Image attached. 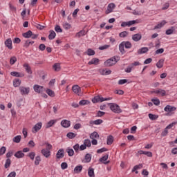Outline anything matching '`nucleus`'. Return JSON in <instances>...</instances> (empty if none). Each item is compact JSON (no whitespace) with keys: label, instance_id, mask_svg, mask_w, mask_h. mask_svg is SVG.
I'll list each match as a JSON object with an SVG mask.
<instances>
[{"label":"nucleus","instance_id":"1","mask_svg":"<svg viewBox=\"0 0 177 177\" xmlns=\"http://www.w3.org/2000/svg\"><path fill=\"white\" fill-rule=\"evenodd\" d=\"M120 61V57H113L111 59H107L104 62L105 67H111L114 64H117V62Z\"/></svg>","mask_w":177,"mask_h":177},{"label":"nucleus","instance_id":"2","mask_svg":"<svg viewBox=\"0 0 177 177\" xmlns=\"http://www.w3.org/2000/svg\"><path fill=\"white\" fill-rule=\"evenodd\" d=\"M109 106H110V109L113 113H116V114H120V113H122V110H121V108H120V106H118V104L114 103H109Z\"/></svg>","mask_w":177,"mask_h":177},{"label":"nucleus","instance_id":"3","mask_svg":"<svg viewBox=\"0 0 177 177\" xmlns=\"http://www.w3.org/2000/svg\"><path fill=\"white\" fill-rule=\"evenodd\" d=\"M33 89L37 93H42L45 91V87L38 84H35L33 86Z\"/></svg>","mask_w":177,"mask_h":177},{"label":"nucleus","instance_id":"4","mask_svg":"<svg viewBox=\"0 0 177 177\" xmlns=\"http://www.w3.org/2000/svg\"><path fill=\"white\" fill-rule=\"evenodd\" d=\"M19 91L22 95H28L30 93V87L20 86Z\"/></svg>","mask_w":177,"mask_h":177},{"label":"nucleus","instance_id":"5","mask_svg":"<svg viewBox=\"0 0 177 177\" xmlns=\"http://www.w3.org/2000/svg\"><path fill=\"white\" fill-rule=\"evenodd\" d=\"M42 128V123L41 122H39L37 123L35 127L32 128V132L33 133H37V132H38V131H39V129H41Z\"/></svg>","mask_w":177,"mask_h":177},{"label":"nucleus","instance_id":"6","mask_svg":"<svg viewBox=\"0 0 177 177\" xmlns=\"http://www.w3.org/2000/svg\"><path fill=\"white\" fill-rule=\"evenodd\" d=\"M72 91L76 95H81V87H80V86H78V85L73 86Z\"/></svg>","mask_w":177,"mask_h":177},{"label":"nucleus","instance_id":"7","mask_svg":"<svg viewBox=\"0 0 177 177\" xmlns=\"http://www.w3.org/2000/svg\"><path fill=\"white\" fill-rule=\"evenodd\" d=\"M152 93H156V95H160V96L164 97L165 95H167V91H165V90L159 88L156 91H152Z\"/></svg>","mask_w":177,"mask_h":177},{"label":"nucleus","instance_id":"8","mask_svg":"<svg viewBox=\"0 0 177 177\" xmlns=\"http://www.w3.org/2000/svg\"><path fill=\"white\" fill-rule=\"evenodd\" d=\"M61 125L63 128H69L70 125H71V122L67 120H63L61 122Z\"/></svg>","mask_w":177,"mask_h":177},{"label":"nucleus","instance_id":"9","mask_svg":"<svg viewBox=\"0 0 177 177\" xmlns=\"http://www.w3.org/2000/svg\"><path fill=\"white\" fill-rule=\"evenodd\" d=\"M165 111H166L167 113H172V111H175L176 110V107L175 106H172L171 105H167L165 109H164Z\"/></svg>","mask_w":177,"mask_h":177},{"label":"nucleus","instance_id":"10","mask_svg":"<svg viewBox=\"0 0 177 177\" xmlns=\"http://www.w3.org/2000/svg\"><path fill=\"white\" fill-rule=\"evenodd\" d=\"M99 73L101 75H110L111 74V70L100 69Z\"/></svg>","mask_w":177,"mask_h":177},{"label":"nucleus","instance_id":"11","mask_svg":"<svg viewBox=\"0 0 177 177\" xmlns=\"http://www.w3.org/2000/svg\"><path fill=\"white\" fill-rule=\"evenodd\" d=\"M132 39L135 42H138V41H140V39H142V35L140 33L135 34L132 36Z\"/></svg>","mask_w":177,"mask_h":177},{"label":"nucleus","instance_id":"12","mask_svg":"<svg viewBox=\"0 0 177 177\" xmlns=\"http://www.w3.org/2000/svg\"><path fill=\"white\" fill-rule=\"evenodd\" d=\"M142 168H143V165L139 164L133 167L131 172H135L136 174H139V171H138V169H142Z\"/></svg>","mask_w":177,"mask_h":177},{"label":"nucleus","instance_id":"13","mask_svg":"<svg viewBox=\"0 0 177 177\" xmlns=\"http://www.w3.org/2000/svg\"><path fill=\"white\" fill-rule=\"evenodd\" d=\"M23 67L25 68V71H26V73L28 74H32V71L31 70V66H30V65L27 63H25L23 65Z\"/></svg>","mask_w":177,"mask_h":177},{"label":"nucleus","instance_id":"14","mask_svg":"<svg viewBox=\"0 0 177 177\" xmlns=\"http://www.w3.org/2000/svg\"><path fill=\"white\" fill-rule=\"evenodd\" d=\"M41 154H43L46 158H49V157H50V151H49V149H43L41 150Z\"/></svg>","mask_w":177,"mask_h":177},{"label":"nucleus","instance_id":"15","mask_svg":"<svg viewBox=\"0 0 177 177\" xmlns=\"http://www.w3.org/2000/svg\"><path fill=\"white\" fill-rule=\"evenodd\" d=\"M64 157V149H59L57 152L56 158L58 159L63 158Z\"/></svg>","mask_w":177,"mask_h":177},{"label":"nucleus","instance_id":"16","mask_svg":"<svg viewBox=\"0 0 177 177\" xmlns=\"http://www.w3.org/2000/svg\"><path fill=\"white\" fill-rule=\"evenodd\" d=\"M90 125H100V124H103V120L102 119H97L96 120H91L89 122Z\"/></svg>","mask_w":177,"mask_h":177},{"label":"nucleus","instance_id":"17","mask_svg":"<svg viewBox=\"0 0 177 177\" xmlns=\"http://www.w3.org/2000/svg\"><path fill=\"white\" fill-rule=\"evenodd\" d=\"M5 45L6 48H8V49L12 50L13 49V47L12 46V39L9 38L5 41Z\"/></svg>","mask_w":177,"mask_h":177},{"label":"nucleus","instance_id":"18","mask_svg":"<svg viewBox=\"0 0 177 177\" xmlns=\"http://www.w3.org/2000/svg\"><path fill=\"white\" fill-rule=\"evenodd\" d=\"M109 159V155H105L104 156H102L101 158H100V162H103V164H109V162H110V161H107V160ZM107 161V162H106Z\"/></svg>","mask_w":177,"mask_h":177},{"label":"nucleus","instance_id":"19","mask_svg":"<svg viewBox=\"0 0 177 177\" xmlns=\"http://www.w3.org/2000/svg\"><path fill=\"white\" fill-rule=\"evenodd\" d=\"M85 35H86V31H85V30H82L76 34L75 37L76 38H81V37H84Z\"/></svg>","mask_w":177,"mask_h":177},{"label":"nucleus","instance_id":"20","mask_svg":"<svg viewBox=\"0 0 177 177\" xmlns=\"http://www.w3.org/2000/svg\"><path fill=\"white\" fill-rule=\"evenodd\" d=\"M167 24V21L163 20L160 23H159L158 24H157L155 27L154 29L157 30L158 28H161L162 27H164V26H165Z\"/></svg>","mask_w":177,"mask_h":177},{"label":"nucleus","instance_id":"21","mask_svg":"<svg viewBox=\"0 0 177 177\" xmlns=\"http://www.w3.org/2000/svg\"><path fill=\"white\" fill-rule=\"evenodd\" d=\"M53 68L54 71H56V72L60 71V70H62V67L60 66V63H55L53 66Z\"/></svg>","mask_w":177,"mask_h":177},{"label":"nucleus","instance_id":"22","mask_svg":"<svg viewBox=\"0 0 177 177\" xmlns=\"http://www.w3.org/2000/svg\"><path fill=\"white\" fill-rule=\"evenodd\" d=\"M10 75H12V77H24V73H20L16 72V71L11 72Z\"/></svg>","mask_w":177,"mask_h":177},{"label":"nucleus","instance_id":"23","mask_svg":"<svg viewBox=\"0 0 177 177\" xmlns=\"http://www.w3.org/2000/svg\"><path fill=\"white\" fill-rule=\"evenodd\" d=\"M99 62H100L99 59L93 58L90 62H88V64H89V66L92 64H95V66H97V64H99Z\"/></svg>","mask_w":177,"mask_h":177},{"label":"nucleus","instance_id":"24","mask_svg":"<svg viewBox=\"0 0 177 177\" xmlns=\"http://www.w3.org/2000/svg\"><path fill=\"white\" fill-rule=\"evenodd\" d=\"M149 52V48L147 47H142L141 49L138 50V55H142L143 53H147Z\"/></svg>","mask_w":177,"mask_h":177},{"label":"nucleus","instance_id":"25","mask_svg":"<svg viewBox=\"0 0 177 177\" xmlns=\"http://www.w3.org/2000/svg\"><path fill=\"white\" fill-rule=\"evenodd\" d=\"M15 157L17 158H23V157H24V153L21 151H18L15 153Z\"/></svg>","mask_w":177,"mask_h":177},{"label":"nucleus","instance_id":"26","mask_svg":"<svg viewBox=\"0 0 177 177\" xmlns=\"http://www.w3.org/2000/svg\"><path fill=\"white\" fill-rule=\"evenodd\" d=\"M49 32L48 39H55V38H56V32L53 30H50Z\"/></svg>","mask_w":177,"mask_h":177},{"label":"nucleus","instance_id":"27","mask_svg":"<svg viewBox=\"0 0 177 177\" xmlns=\"http://www.w3.org/2000/svg\"><path fill=\"white\" fill-rule=\"evenodd\" d=\"M156 67L158 68H162L164 67V59H160L157 63H156Z\"/></svg>","mask_w":177,"mask_h":177},{"label":"nucleus","instance_id":"28","mask_svg":"<svg viewBox=\"0 0 177 177\" xmlns=\"http://www.w3.org/2000/svg\"><path fill=\"white\" fill-rule=\"evenodd\" d=\"M113 142H114V137H113V136H109L107 137L106 144L109 145H113Z\"/></svg>","mask_w":177,"mask_h":177},{"label":"nucleus","instance_id":"29","mask_svg":"<svg viewBox=\"0 0 177 177\" xmlns=\"http://www.w3.org/2000/svg\"><path fill=\"white\" fill-rule=\"evenodd\" d=\"M32 35V32L31 30H28V32L22 34V36L24 37V38H31Z\"/></svg>","mask_w":177,"mask_h":177},{"label":"nucleus","instance_id":"30","mask_svg":"<svg viewBox=\"0 0 177 177\" xmlns=\"http://www.w3.org/2000/svg\"><path fill=\"white\" fill-rule=\"evenodd\" d=\"M139 154H145V156H147V157H153V153L150 151H139Z\"/></svg>","mask_w":177,"mask_h":177},{"label":"nucleus","instance_id":"31","mask_svg":"<svg viewBox=\"0 0 177 177\" xmlns=\"http://www.w3.org/2000/svg\"><path fill=\"white\" fill-rule=\"evenodd\" d=\"M88 175L89 177H95V169H93V168L89 167Z\"/></svg>","mask_w":177,"mask_h":177},{"label":"nucleus","instance_id":"32","mask_svg":"<svg viewBox=\"0 0 177 177\" xmlns=\"http://www.w3.org/2000/svg\"><path fill=\"white\" fill-rule=\"evenodd\" d=\"M21 84V80H20L19 79H15L13 81V85L15 88H17V86H20Z\"/></svg>","mask_w":177,"mask_h":177},{"label":"nucleus","instance_id":"33","mask_svg":"<svg viewBox=\"0 0 177 177\" xmlns=\"http://www.w3.org/2000/svg\"><path fill=\"white\" fill-rule=\"evenodd\" d=\"M66 153H68V156L69 157H73L74 156V149L71 148H67L66 150Z\"/></svg>","mask_w":177,"mask_h":177},{"label":"nucleus","instance_id":"34","mask_svg":"<svg viewBox=\"0 0 177 177\" xmlns=\"http://www.w3.org/2000/svg\"><path fill=\"white\" fill-rule=\"evenodd\" d=\"M124 47H125V46L124 45L123 42H122L119 45V50L122 53V55H124V53H125V49L124 48Z\"/></svg>","mask_w":177,"mask_h":177},{"label":"nucleus","instance_id":"35","mask_svg":"<svg viewBox=\"0 0 177 177\" xmlns=\"http://www.w3.org/2000/svg\"><path fill=\"white\" fill-rule=\"evenodd\" d=\"M81 171H82V165L76 166L74 169V172H75V174H80Z\"/></svg>","mask_w":177,"mask_h":177},{"label":"nucleus","instance_id":"36","mask_svg":"<svg viewBox=\"0 0 177 177\" xmlns=\"http://www.w3.org/2000/svg\"><path fill=\"white\" fill-rule=\"evenodd\" d=\"M122 42L126 49H131V48H132V44H131L129 41H122Z\"/></svg>","mask_w":177,"mask_h":177},{"label":"nucleus","instance_id":"37","mask_svg":"<svg viewBox=\"0 0 177 177\" xmlns=\"http://www.w3.org/2000/svg\"><path fill=\"white\" fill-rule=\"evenodd\" d=\"M47 95H48V96H50V97H55V91H52L51 89L48 88L46 91Z\"/></svg>","mask_w":177,"mask_h":177},{"label":"nucleus","instance_id":"38","mask_svg":"<svg viewBox=\"0 0 177 177\" xmlns=\"http://www.w3.org/2000/svg\"><path fill=\"white\" fill-rule=\"evenodd\" d=\"M83 145H84L86 147H91V146L92 145L91 144V140H89V139H86V140H84Z\"/></svg>","mask_w":177,"mask_h":177},{"label":"nucleus","instance_id":"39","mask_svg":"<svg viewBox=\"0 0 177 177\" xmlns=\"http://www.w3.org/2000/svg\"><path fill=\"white\" fill-rule=\"evenodd\" d=\"M56 124V120H52L47 122L46 128H50V127H53Z\"/></svg>","mask_w":177,"mask_h":177},{"label":"nucleus","instance_id":"40","mask_svg":"<svg viewBox=\"0 0 177 177\" xmlns=\"http://www.w3.org/2000/svg\"><path fill=\"white\" fill-rule=\"evenodd\" d=\"M10 164H12V160H10V158H7L4 165V167L6 169L9 168V167H10Z\"/></svg>","mask_w":177,"mask_h":177},{"label":"nucleus","instance_id":"41","mask_svg":"<svg viewBox=\"0 0 177 177\" xmlns=\"http://www.w3.org/2000/svg\"><path fill=\"white\" fill-rule=\"evenodd\" d=\"M13 142L15 143H20V141L21 140V136H17L12 139Z\"/></svg>","mask_w":177,"mask_h":177},{"label":"nucleus","instance_id":"42","mask_svg":"<svg viewBox=\"0 0 177 177\" xmlns=\"http://www.w3.org/2000/svg\"><path fill=\"white\" fill-rule=\"evenodd\" d=\"M149 118L150 120H151L152 121H156V120H157V118H158V115H154L153 113H149Z\"/></svg>","mask_w":177,"mask_h":177},{"label":"nucleus","instance_id":"43","mask_svg":"<svg viewBox=\"0 0 177 177\" xmlns=\"http://www.w3.org/2000/svg\"><path fill=\"white\" fill-rule=\"evenodd\" d=\"M174 31H175V27L171 26L170 29H167L166 30V35H171V34H172Z\"/></svg>","mask_w":177,"mask_h":177},{"label":"nucleus","instance_id":"44","mask_svg":"<svg viewBox=\"0 0 177 177\" xmlns=\"http://www.w3.org/2000/svg\"><path fill=\"white\" fill-rule=\"evenodd\" d=\"M97 138H99V134L96 131L90 135V139H97Z\"/></svg>","mask_w":177,"mask_h":177},{"label":"nucleus","instance_id":"45","mask_svg":"<svg viewBox=\"0 0 177 177\" xmlns=\"http://www.w3.org/2000/svg\"><path fill=\"white\" fill-rule=\"evenodd\" d=\"M66 136H67V138H68V139H74V138H75V136H77V134H75L73 132H69L67 133Z\"/></svg>","mask_w":177,"mask_h":177},{"label":"nucleus","instance_id":"46","mask_svg":"<svg viewBox=\"0 0 177 177\" xmlns=\"http://www.w3.org/2000/svg\"><path fill=\"white\" fill-rule=\"evenodd\" d=\"M151 102L155 106H160V100L158 98H153L151 99Z\"/></svg>","mask_w":177,"mask_h":177},{"label":"nucleus","instance_id":"47","mask_svg":"<svg viewBox=\"0 0 177 177\" xmlns=\"http://www.w3.org/2000/svg\"><path fill=\"white\" fill-rule=\"evenodd\" d=\"M128 34H129L128 32H127V31H123V32H121L119 34V37H120V38H125V37H128Z\"/></svg>","mask_w":177,"mask_h":177},{"label":"nucleus","instance_id":"48","mask_svg":"<svg viewBox=\"0 0 177 177\" xmlns=\"http://www.w3.org/2000/svg\"><path fill=\"white\" fill-rule=\"evenodd\" d=\"M85 160L86 162H91V160H92V156H91V154L87 153L85 156Z\"/></svg>","mask_w":177,"mask_h":177},{"label":"nucleus","instance_id":"49","mask_svg":"<svg viewBox=\"0 0 177 177\" xmlns=\"http://www.w3.org/2000/svg\"><path fill=\"white\" fill-rule=\"evenodd\" d=\"M87 55L88 56H94L95 55V50L91 49V48H88L87 50Z\"/></svg>","mask_w":177,"mask_h":177},{"label":"nucleus","instance_id":"50","mask_svg":"<svg viewBox=\"0 0 177 177\" xmlns=\"http://www.w3.org/2000/svg\"><path fill=\"white\" fill-rule=\"evenodd\" d=\"M39 162H41V156H37L35 158V164L36 165H39Z\"/></svg>","mask_w":177,"mask_h":177},{"label":"nucleus","instance_id":"51","mask_svg":"<svg viewBox=\"0 0 177 177\" xmlns=\"http://www.w3.org/2000/svg\"><path fill=\"white\" fill-rule=\"evenodd\" d=\"M16 62H17V58H16V57H12L10 59V64H15V63H16Z\"/></svg>","mask_w":177,"mask_h":177},{"label":"nucleus","instance_id":"52","mask_svg":"<svg viewBox=\"0 0 177 177\" xmlns=\"http://www.w3.org/2000/svg\"><path fill=\"white\" fill-rule=\"evenodd\" d=\"M93 103H99L100 102V96H95L93 100H92Z\"/></svg>","mask_w":177,"mask_h":177},{"label":"nucleus","instance_id":"53","mask_svg":"<svg viewBox=\"0 0 177 177\" xmlns=\"http://www.w3.org/2000/svg\"><path fill=\"white\" fill-rule=\"evenodd\" d=\"M55 30L56 32H63V29L59 25L55 26Z\"/></svg>","mask_w":177,"mask_h":177},{"label":"nucleus","instance_id":"54","mask_svg":"<svg viewBox=\"0 0 177 177\" xmlns=\"http://www.w3.org/2000/svg\"><path fill=\"white\" fill-rule=\"evenodd\" d=\"M129 23V27H131V26H133V24H137L139 23L138 20H133V21H128Z\"/></svg>","mask_w":177,"mask_h":177},{"label":"nucleus","instance_id":"55","mask_svg":"<svg viewBox=\"0 0 177 177\" xmlns=\"http://www.w3.org/2000/svg\"><path fill=\"white\" fill-rule=\"evenodd\" d=\"M109 48H110V45L109 44H105L102 46H100L99 47V50H104V49H109Z\"/></svg>","mask_w":177,"mask_h":177},{"label":"nucleus","instance_id":"56","mask_svg":"<svg viewBox=\"0 0 177 177\" xmlns=\"http://www.w3.org/2000/svg\"><path fill=\"white\" fill-rule=\"evenodd\" d=\"M63 27L65 30H70V28H71V25L68 23H65L63 24Z\"/></svg>","mask_w":177,"mask_h":177},{"label":"nucleus","instance_id":"57","mask_svg":"<svg viewBox=\"0 0 177 177\" xmlns=\"http://www.w3.org/2000/svg\"><path fill=\"white\" fill-rule=\"evenodd\" d=\"M75 153H80V144H76L73 146Z\"/></svg>","mask_w":177,"mask_h":177},{"label":"nucleus","instance_id":"58","mask_svg":"<svg viewBox=\"0 0 177 177\" xmlns=\"http://www.w3.org/2000/svg\"><path fill=\"white\" fill-rule=\"evenodd\" d=\"M88 103H89V101L82 100L79 102V104H80V106H85V104H88Z\"/></svg>","mask_w":177,"mask_h":177},{"label":"nucleus","instance_id":"59","mask_svg":"<svg viewBox=\"0 0 177 177\" xmlns=\"http://www.w3.org/2000/svg\"><path fill=\"white\" fill-rule=\"evenodd\" d=\"M59 109H60V106H59V105H55L53 107L54 114H57V110H59Z\"/></svg>","mask_w":177,"mask_h":177},{"label":"nucleus","instance_id":"60","mask_svg":"<svg viewBox=\"0 0 177 177\" xmlns=\"http://www.w3.org/2000/svg\"><path fill=\"white\" fill-rule=\"evenodd\" d=\"M104 151H107V149L105 147L97 150V153H98V154H100V153H104Z\"/></svg>","mask_w":177,"mask_h":177},{"label":"nucleus","instance_id":"61","mask_svg":"<svg viewBox=\"0 0 177 177\" xmlns=\"http://www.w3.org/2000/svg\"><path fill=\"white\" fill-rule=\"evenodd\" d=\"M6 151V147H2L0 149V156H3V154H5V152Z\"/></svg>","mask_w":177,"mask_h":177},{"label":"nucleus","instance_id":"62","mask_svg":"<svg viewBox=\"0 0 177 177\" xmlns=\"http://www.w3.org/2000/svg\"><path fill=\"white\" fill-rule=\"evenodd\" d=\"M39 50L44 51L45 49H46V46H45L44 44H41L39 46Z\"/></svg>","mask_w":177,"mask_h":177},{"label":"nucleus","instance_id":"63","mask_svg":"<svg viewBox=\"0 0 177 177\" xmlns=\"http://www.w3.org/2000/svg\"><path fill=\"white\" fill-rule=\"evenodd\" d=\"M28 157H30V160H34L35 158V152L29 153Z\"/></svg>","mask_w":177,"mask_h":177},{"label":"nucleus","instance_id":"64","mask_svg":"<svg viewBox=\"0 0 177 177\" xmlns=\"http://www.w3.org/2000/svg\"><path fill=\"white\" fill-rule=\"evenodd\" d=\"M68 167V165H67V162H62L61 164L62 169H67Z\"/></svg>","mask_w":177,"mask_h":177}]
</instances>
